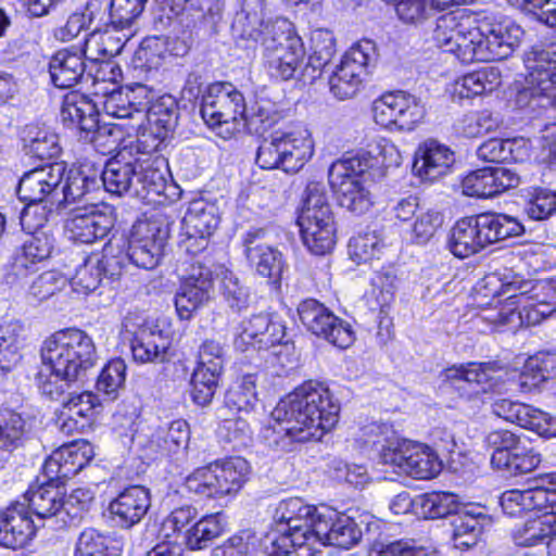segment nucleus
Segmentation results:
<instances>
[{"label":"nucleus","instance_id":"nucleus-3","mask_svg":"<svg viewBox=\"0 0 556 556\" xmlns=\"http://www.w3.org/2000/svg\"><path fill=\"white\" fill-rule=\"evenodd\" d=\"M236 37L261 43L263 66L277 80H289L301 70L306 51L302 38L286 18L267 16L265 0H241L232 22Z\"/></svg>","mask_w":556,"mask_h":556},{"label":"nucleus","instance_id":"nucleus-13","mask_svg":"<svg viewBox=\"0 0 556 556\" xmlns=\"http://www.w3.org/2000/svg\"><path fill=\"white\" fill-rule=\"evenodd\" d=\"M123 328L130 341L134 358L140 363L164 362L170 346V324L162 316L129 315Z\"/></svg>","mask_w":556,"mask_h":556},{"label":"nucleus","instance_id":"nucleus-19","mask_svg":"<svg viewBox=\"0 0 556 556\" xmlns=\"http://www.w3.org/2000/svg\"><path fill=\"white\" fill-rule=\"evenodd\" d=\"M532 287V281H526L518 277L511 280H504L501 289L496 291L498 296H506L505 302L502 303L497 300L495 304H491L481 311L479 318L492 325L494 328L508 327L516 330L520 327V317L516 312V304L525 299V293H528Z\"/></svg>","mask_w":556,"mask_h":556},{"label":"nucleus","instance_id":"nucleus-21","mask_svg":"<svg viewBox=\"0 0 556 556\" xmlns=\"http://www.w3.org/2000/svg\"><path fill=\"white\" fill-rule=\"evenodd\" d=\"M93 446L75 441L55 450L43 464V475L51 482H62L76 476L93 457Z\"/></svg>","mask_w":556,"mask_h":556},{"label":"nucleus","instance_id":"nucleus-2","mask_svg":"<svg viewBox=\"0 0 556 556\" xmlns=\"http://www.w3.org/2000/svg\"><path fill=\"white\" fill-rule=\"evenodd\" d=\"M522 29L510 20L484 16L472 25L471 16L452 11L439 16L432 40L462 63L492 62L509 56L518 46Z\"/></svg>","mask_w":556,"mask_h":556},{"label":"nucleus","instance_id":"nucleus-25","mask_svg":"<svg viewBox=\"0 0 556 556\" xmlns=\"http://www.w3.org/2000/svg\"><path fill=\"white\" fill-rule=\"evenodd\" d=\"M454 161V152L450 147L435 139H428L415 151L413 172L422 180L433 181L446 175Z\"/></svg>","mask_w":556,"mask_h":556},{"label":"nucleus","instance_id":"nucleus-57","mask_svg":"<svg viewBox=\"0 0 556 556\" xmlns=\"http://www.w3.org/2000/svg\"><path fill=\"white\" fill-rule=\"evenodd\" d=\"M452 3L435 4L432 0H399L396 13L405 23L418 24L428 20L432 11L450 9Z\"/></svg>","mask_w":556,"mask_h":556},{"label":"nucleus","instance_id":"nucleus-35","mask_svg":"<svg viewBox=\"0 0 556 556\" xmlns=\"http://www.w3.org/2000/svg\"><path fill=\"white\" fill-rule=\"evenodd\" d=\"M147 88L141 84L118 86L112 89L106 86V115L115 118H129L134 112H140L138 99L147 97Z\"/></svg>","mask_w":556,"mask_h":556},{"label":"nucleus","instance_id":"nucleus-18","mask_svg":"<svg viewBox=\"0 0 556 556\" xmlns=\"http://www.w3.org/2000/svg\"><path fill=\"white\" fill-rule=\"evenodd\" d=\"M266 231L263 228H251L241 237L243 254L250 268L264 278L279 285L285 268L282 253L265 242Z\"/></svg>","mask_w":556,"mask_h":556},{"label":"nucleus","instance_id":"nucleus-8","mask_svg":"<svg viewBox=\"0 0 556 556\" xmlns=\"http://www.w3.org/2000/svg\"><path fill=\"white\" fill-rule=\"evenodd\" d=\"M523 225L506 214L483 213L464 217L452 227L447 249L458 257H469L489 244L521 236Z\"/></svg>","mask_w":556,"mask_h":556},{"label":"nucleus","instance_id":"nucleus-22","mask_svg":"<svg viewBox=\"0 0 556 556\" xmlns=\"http://www.w3.org/2000/svg\"><path fill=\"white\" fill-rule=\"evenodd\" d=\"M491 408L497 417L534 431L541 437H556V418L530 405L498 399L492 403Z\"/></svg>","mask_w":556,"mask_h":556},{"label":"nucleus","instance_id":"nucleus-43","mask_svg":"<svg viewBox=\"0 0 556 556\" xmlns=\"http://www.w3.org/2000/svg\"><path fill=\"white\" fill-rule=\"evenodd\" d=\"M375 62L376 46L374 41L362 40L345 52L337 68L364 80Z\"/></svg>","mask_w":556,"mask_h":556},{"label":"nucleus","instance_id":"nucleus-44","mask_svg":"<svg viewBox=\"0 0 556 556\" xmlns=\"http://www.w3.org/2000/svg\"><path fill=\"white\" fill-rule=\"evenodd\" d=\"M22 331L23 326L18 321L0 325V378L10 372L20 359L17 350Z\"/></svg>","mask_w":556,"mask_h":556},{"label":"nucleus","instance_id":"nucleus-49","mask_svg":"<svg viewBox=\"0 0 556 556\" xmlns=\"http://www.w3.org/2000/svg\"><path fill=\"white\" fill-rule=\"evenodd\" d=\"M26 434L24 418L11 410H0V450L13 451L20 447Z\"/></svg>","mask_w":556,"mask_h":556},{"label":"nucleus","instance_id":"nucleus-27","mask_svg":"<svg viewBox=\"0 0 556 556\" xmlns=\"http://www.w3.org/2000/svg\"><path fill=\"white\" fill-rule=\"evenodd\" d=\"M149 507V491L143 486L132 485L111 501L108 509L112 522L123 529H129L142 519Z\"/></svg>","mask_w":556,"mask_h":556},{"label":"nucleus","instance_id":"nucleus-17","mask_svg":"<svg viewBox=\"0 0 556 556\" xmlns=\"http://www.w3.org/2000/svg\"><path fill=\"white\" fill-rule=\"evenodd\" d=\"M286 326L274 315L257 314L242 323V331L235 340V346L244 351L248 346L257 350H269L277 348L289 351L292 349L286 339ZM279 355L281 351H274Z\"/></svg>","mask_w":556,"mask_h":556},{"label":"nucleus","instance_id":"nucleus-52","mask_svg":"<svg viewBox=\"0 0 556 556\" xmlns=\"http://www.w3.org/2000/svg\"><path fill=\"white\" fill-rule=\"evenodd\" d=\"M384 249L386 244L376 231L361 233L349 242L350 257L357 264L379 258Z\"/></svg>","mask_w":556,"mask_h":556},{"label":"nucleus","instance_id":"nucleus-26","mask_svg":"<svg viewBox=\"0 0 556 556\" xmlns=\"http://www.w3.org/2000/svg\"><path fill=\"white\" fill-rule=\"evenodd\" d=\"M53 249V238L47 232L31 235L16 251L11 270L7 276L9 282L23 279L37 270V264L47 260Z\"/></svg>","mask_w":556,"mask_h":556},{"label":"nucleus","instance_id":"nucleus-60","mask_svg":"<svg viewBox=\"0 0 556 556\" xmlns=\"http://www.w3.org/2000/svg\"><path fill=\"white\" fill-rule=\"evenodd\" d=\"M500 121L489 111L470 112L457 124V131L465 137L475 138L495 130Z\"/></svg>","mask_w":556,"mask_h":556},{"label":"nucleus","instance_id":"nucleus-45","mask_svg":"<svg viewBox=\"0 0 556 556\" xmlns=\"http://www.w3.org/2000/svg\"><path fill=\"white\" fill-rule=\"evenodd\" d=\"M104 275V253L92 252L85 261L84 266L77 271L76 276L70 281L73 289L77 292L89 293L96 291Z\"/></svg>","mask_w":556,"mask_h":556},{"label":"nucleus","instance_id":"nucleus-37","mask_svg":"<svg viewBox=\"0 0 556 556\" xmlns=\"http://www.w3.org/2000/svg\"><path fill=\"white\" fill-rule=\"evenodd\" d=\"M498 367L496 363H467L460 365H453L442 371L441 376L444 381L452 384L465 381L469 384L475 383L480 386L483 391L492 386L494 376Z\"/></svg>","mask_w":556,"mask_h":556},{"label":"nucleus","instance_id":"nucleus-11","mask_svg":"<svg viewBox=\"0 0 556 556\" xmlns=\"http://www.w3.org/2000/svg\"><path fill=\"white\" fill-rule=\"evenodd\" d=\"M249 463L241 457L213 462L192 471L185 481L187 490L205 498L238 493L248 479Z\"/></svg>","mask_w":556,"mask_h":556},{"label":"nucleus","instance_id":"nucleus-59","mask_svg":"<svg viewBox=\"0 0 556 556\" xmlns=\"http://www.w3.org/2000/svg\"><path fill=\"white\" fill-rule=\"evenodd\" d=\"M312 53L308 64L313 68L325 67L336 53V39L328 29H315L311 35Z\"/></svg>","mask_w":556,"mask_h":556},{"label":"nucleus","instance_id":"nucleus-14","mask_svg":"<svg viewBox=\"0 0 556 556\" xmlns=\"http://www.w3.org/2000/svg\"><path fill=\"white\" fill-rule=\"evenodd\" d=\"M380 459L399 473L415 479H430L441 470V462L429 447L406 440H396L383 446Z\"/></svg>","mask_w":556,"mask_h":556},{"label":"nucleus","instance_id":"nucleus-6","mask_svg":"<svg viewBox=\"0 0 556 556\" xmlns=\"http://www.w3.org/2000/svg\"><path fill=\"white\" fill-rule=\"evenodd\" d=\"M168 235V226L157 218L138 220L132 225L129 237L114 230L106 242V250L110 249V253H113L116 248L118 254L112 255L110 261L106 260V275L119 276L126 260L140 268L149 270L155 268L160 263Z\"/></svg>","mask_w":556,"mask_h":556},{"label":"nucleus","instance_id":"nucleus-64","mask_svg":"<svg viewBox=\"0 0 556 556\" xmlns=\"http://www.w3.org/2000/svg\"><path fill=\"white\" fill-rule=\"evenodd\" d=\"M375 549L383 556H438L434 549L417 545L414 540H396L388 543L377 542Z\"/></svg>","mask_w":556,"mask_h":556},{"label":"nucleus","instance_id":"nucleus-29","mask_svg":"<svg viewBox=\"0 0 556 556\" xmlns=\"http://www.w3.org/2000/svg\"><path fill=\"white\" fill-rule=\"evenodd\" d=\"M101 204L74 210L65 222V233L70 240L91 243L104 237V214Z\"/></svg>","mask_w":556,"mask_h":556},{"label":"nucleus","instance_id":"nucleus-15","mask_svg":"<svg viewBox=\"0 0 556 556\" xmlns=\"http://www.w3.org/2000/svg\"><path fill=\"white\" fill-rule=\"evenodd\" d=\"M361 538L362 531L352 518L339 515L327 506H320V513L313 523V534L308 536L311 541L304 555H313L325 545L349 549L357 544Z\"/></svg>","mask_w":556,"mask_h":556},{"label":"nucleus","instance_id":"nucleus-24","mask_svg":"<svg viewBox=\"0 0 556 556\" xmlns=\"http://www.w3.org/2000/svg\"><path fill=\"white\" fill-rule=\"evenodd\" d=\"M35 533L36 526L25 503L16 502L0 513V545L24 547Z\"/></svg>","mask_w":556,"mask_h":556},{"label":"nucleus","instance_id":"nucleus-50","mask_svg":"<svg viewBox=\"0 0 556 556\" xmlns=\"http://www.w3.org/2000/svg\"><path fill=\"white\" fill-rule=\"evenodd\" d=\"M552 536L551 517L541 516L529 519L521 528L514 532V541L520 546H535L544 544Z\"/></svg>","mask_w":556,"mask_h":556},{"label":"nucleus","instance_id":"nucleus-46","mask_svg":"<svg viewBox=\"0 0 556 556\" xmlns=\"http://www.w3.org/2000/svg\"><path fill=\"white\" fill-rule=\"evenodd\" d=\"M256 378L254 375L241 377L225 394V406L230 410L250 412L256 405Z\"/></svg>","mask_w":556,"mask_h":556},{"label":"nucleus","instance_id":"nucleus-30","mask_svg":"<svg viewBox=\"0 0 556 556\" xmlns=\"http://www.w3.org/2000/svg\"><path fill=\"white\" fill-rule=\"evenodd\" d=\"M371 159L364 154L343 156L334 161L328 169V180L332 191L342 190L350 185L369 182Z\"/></svg>","mask_w":556,"mask_h":556},{"label":"nucleus","instance_id":"nucleus-5","mask_svg":"<svg viewBox=\"0 0 556 556\" xmlns=\"http://www.w3.org/2000/svg\"><path fill=\"white\" fill-rule=\"evenodd\" d=\"M84 55L88 61L86 83L90 81L89 96L72 91L64 96L61 118L68 127L86 132V140L93 141L100 129V105H104V73L101 63L104 58V33L94 29L85 41Z\"/></svg>","mask_w":556,"mask_h":556},{"label":"nucleus","instance_id":"nucleus-36","mask_svg":"<svg viewBox=\"0 0 556 556\" xmlns=\"http://www.w3.org/2000/svg\"><path fill=\"white\" fill-rule=\"evenodd\" d=\"M477 155L486 162H522L529 157V147L523 138H493L477 149Z\"/></svg>","mask_w":556,"mask_h":556},{"label":"nucleus","instance_id":"nucleus-41","mask_svg":"<svg viewBox=\"0 0 556 556\" xmlns=\"http://www.w3.org/2000/svg\"><path fill=\"white\" fill-rule=\"evenodd\" d=\"M502 83L498 68L488 66L463 76L455 83L454 92L462 99L472 98L496 89Z\"/></svg>","mask_w":556,"mask_h":556},{"label":"nucleus","instance_id":"nucleus-7","mask_svg":"<svg viewBox=\"0 0 556 556\" xmlns=\"http://www.w3.org/2000/svg\"><path fill=\"white\" fill-rule=\"evenodd\" d=\"M320 507L306 504L300 497H290L279 502L273 519L276 530L268 533L263 542L265 552L274 556L304 555L309 544Z\"/></svg>","mask_w":556,"mask_h":556},{"label":"nucleus","instance_id":"nucleus-51","mask_svg":"<svg viewBox=\"0 0 556 556\" xmlns=\"http://www.w3.org/2000/svg\"><path fill=\"white\" fill-rule=\"evenodd\" d=\"M333 193L339 205L355 215L367 213L374 204L369 182L350 185L348 188Z\"/></svg>","mask_w":556,"mask_h":556},{"label":"nucleus","instance_id":"nucleus-12","mask_svg":"<svg viewBox=\"0 0 556 556\" xmlns=\"http://www.w3.org/2000/svg\"><path fill=\"white\" fill-rule=\"evenodd\" d=\"M245 114L243 94L229 83H215L207 86L202 96L201 116L205 124L227 138L239 130L240 121Z\"/></svg>","mask_w":556,"mask_h":556},{"label":"nucleus","instance_id":"nucleus-28","mask_svg":"<svg viewBox=\"0 0 556 556\" xmlns=\"http://www.w3.org/2000/svg\"><path fill=\"white\" fill-rule=\"evenodd\" d=\"M64 173L62 163H52L24 174L17 187L20 199L24 202H45V198L60 185Z\"/></svg>","mask_w":556,"mask_h":556},{"label":"nucleus","instance_id":"nucleus-40","mask_svg":"<svg viewBox=\"0 0 556 556\" xmlns=\"http://www.w3.org/2000/svg\"><path fill=\"white\" fill-rule=\"evenodd\" d=\"M218 222L219 218L216 214V207L199 199L189 203L188 210L182 218V229L185 233L211 237Z\"/></svg>","mask_w":556,"mask_h":556},{"label":"nucleus","instance_id":"nucleus-16","mask_svg":"<svg viewBox=\"0 0 556 556\" xmlns=\"http://www.w3.org/2000/svg\"><path fill=\"white\" fill-rule=\"evenodd\" d=\"M303 326L313 334L324 338L340 349H346L355 340L350 323L337 317L328 307L315 299H306L298 306Z\"/></svg>","mask_w":556,"mask_h":556},{"label":"nucleus","instance_id":"nucleus-20","mask_svg":"<svg viewBox=\"0 0 556 556\" xmlns=\"http://www.w3.org/2000/svg\"><path fill=\"white\" fill-rule=\"evenodd\" d=\"M519 184L520 176L516 169L489 166L469 173L462 181V189L467 197L493 198Z\"/></svg>","mask_w":556,"mask_h":556},{"label":"nucleus","instance_id":"nucleus-1","mask_svg":"<svg viewBox=\"0 0 556 556\" xmlns=\"http://www.w3.org/2000/svg\"><path fill=\"white\" fill-rule=\"evenodd\" d=\"M339 413L340 405L328 388L308 381L279 401L262 438L273 451H291L294 443L320 440L336 426Z\"/></svg>","mask_w":556,"mask_h":556},{"label":"nucleus","instance_id":"nucleus-39","mask_svg":"<svg viewBox=\"0 0 556 556\" xmlns=\"http://www.w3.org/2000/svg\"><path fill=\"white\" fill-rule=\"evenodd\" d=\"M49 481L36 489H29L25 494L28 511L39 519L64 514L63 496L61 491Z\"/></svg>","mask_w":556,"mask_h":556},{"label":"nucleus","instance_id":"nucleus-53","mask_svg":"<svg viewBox=\"0 0 556 556\" xmlns=\"http://www.w3.org/2000/svg\"><path fill=\"white\" fill-rule=\"evenodd\" d=\"M218 276L220 277V292L227 305L236 312L247 308L250 293L239 277L228 268H222Z\"/></svg>","mask_w":556,"mask_h":556},{"label":"nucleus","instance_id":"nucleus-31","mask_svg":"<svg viewBox=\"0 0 556 556\" xmlns=\"http://www.w3.org/2000/svg\"><path fill=\"white\" fill-rule=\"evenodd\" d=\"M210 293L208 274L201 271L199 276L190 275L186 278L175 295V306L179 317L189 319L197 309L210 300Z\"/></svg>","mask_w":556,"mask_h":556},{"label":"nucleus","instance_id":"nucleus-23","mask_svg":"<svg viewBox=\"0 0 556 556\" xmlns=\"http://www.w3.org/2000/svg\"><path fill=\"white\" fill-rule=\"evenodd\" d=\"M556 491V472L541 477V484L527 490H507L500 500L504 514L519 517L525 513L546 509L548 492Z\"/></svg>","mask_w":556,"mask_h":556},{"label":"nucleus","instance_id":"nucleus-62","mask_svg":"<svg viewBox=\"0 0 556 556\" xmlns=\"http://www.w3.org/2000/svg\"><path fill=\"white\" fill-rule=\"evenodd\" d=\"M99 188L96 176L88 175L83 168H71L63 186L64 202H75L91 190Z\"/></svg>","mask_w":556,"mask_h":556},{"label":"nucleus","instance_id":"nucleus-34","mask_svg":"<svg viewBox=\"0 0 556 556\" xmlns=\"http://www.w3.org/2000/svg\"><path fill=\"white\" fill-rule=\"evenodd\" d=\"M388 99L389 108L396 118V129L401 131H410L421 123L426 110L421 101L407 92L396 91L384 94Z\"/></svg>","mask_w":556,"mask_h":556},{"label":"nucleus","instance_id":"nucleus-56","mask_svg":"<svg viewBox=\"0 0 556 556\" xmlns=\"http://www.w3.org/2000/svg\"><path fill=\"white\" fill-rule=\"evenodd\" d=\"M136 174V167L131 163H121L113 156L106 161V192L121 197L131 186V179Z\"/></svg>","mask_w":556,"mask_h":556},{"label":"nucleus","instance_id":"nucleus-10","mask_svg":"<svg viewBox=\"0 0 556 556\" xmlns=\"http://www.w3.org/2000/svg\"><path fill=\"white\" fill-rule=\"evenodd\" d=\"M314 143L307 129L275 131L261 142L256 163L263 169L299 172L313 156Z\"/></svg>","mask_w":556,"mask_h":556},{"label":"nucleus","instance_id":"nucleus-4","mask_svg":"<svg viewBox=\"0 0 556 556\" xmlns=\"http://www.w3.org/2000/svg\"><path fill=\"white\" fill-rule=\"evenodd\" d=\"M40 353L42 368L36 380L41 393L51 400H59L80 381L97 359L92 339L77 328L54 332L43 341Z\"/></svg>","mask_w":556,"mask_h":556},{"label":"nucleus","instance_id":"nucleus-38","mask_svg":"<svg viewBox=\"0 0 556 556\" xmlns=\"http://www.w3.org/2000/svg\"><path fill=\"white\" fill-rule=\"evenodd\" d=\"M21 138L25 152L38 159H52L61 151L58 135L45 125H26Z\"/></svg>","mask_w":556,"mask_h":556},{"label":"nucleus","instance_id":"nucleus-9","mask_svg":"<svg viewBox=\"0 0 556 556\" xmlns=\"http://www.w3.org/2000/svg\"><path fill=\"white\" fill-rule=\"evenodd\" d=\"M296 224L300 227L302 241L311 253L325 255L333 249L334 215L321 182L307 184L298 212Z\"/></svg>","mask_w":556,"mask_h":556},{"label":"nucleus","instance_id":"nucleus-47","mask_svg":"<svg viewBox=\"0 0 556 556\" xmlns=\"http://www.w3.org/2000/svg\"><path fill=\"white\" fill-rule=\"evenodd\" d=\"M507 462L497 465L495 469L502 470L510 476L528 473L534 470L541 463V454L520 439L507 455Z\"/></svg>","mask_w":556,"mask_h":556},{"label":"nucleus","instance_id":"nucleus-61","mask_svg":"<svg viewBox=\"0 0 556 556\" xmlns=\"http://www.w3.org/2000/svg\"><path fill=\"white\" fill-rule=\"evenodd\" d=\"M189 441V427L185 420L173 421L166 430H162L156 435V445L163 455L176 454L180 448H185Z\"/></svg>","mask_w":556,"mask_h":556},{"label":"nucleus","instance_id":"nucleus-33","mask_svg":"<svg viewBox=\"0 0 556 556\" xmlns=\"http://www.w3.org/2000/svg\"><path fill=\"white\" fill-rule=\"evenodd\" d=\"M88 73V64H85L77 51L68 49L59 50L49 62L51 80L58 88H71L75 86Z\"/></svg>","mask_w":556,"mask_h":556},{"label":"nucleus","instance_id":"nucleus-58","mask_svg":"<svg viewBox=\"0 0 556 556\" xmlns=\"http://www.w3.org/2000/svg\"><path fill=\"white\" fill-rule=\"evenodd\" d=\"M420 506L427 518L438 519L460 511L456 496L451 493H426L420 496Z\"/></svg>","mask_w":556,"mask_h":556},{"label":"nucleus","instance_id":"nucleus-63","mask_svg":"<svg viewBox=\"0 0 556 556\" xmlns=\"http://www.w3.org/2000/svg\"><path fill=\"white\" fill-rule=\"evenodd\" d=\"M139 417L138 405L136 401H123L117 405L111 418V430L121 438L129 437L132 440L137 430V419Z\"/></svg>","mask_w":556,"mask_h":556},{"label":"nucleus","instance_id":"nucleus-42","mask_svg":"<svg viewBox=\"0 0 556 556\" xmlns=\"http://www.w3.org/2000/svg\"><path fill=\"white\" fill-rule=\"evenodd\" d=\"M225 525L222 513L205 516L186 529L181 544H185L189 549H203L223 533Z\"/></svg>","mask_w":556,"mask_h":556},{"label":"nucleus","instance_id":"nucleus-55","mask_svg":"<svg viewBox=\"0 0 556 556\" xmlns=\"http://www.w3.org/2000/svg\"><path fill=\"white\" fill-rule=\"evenodd\" d=\"M520 437L507 429L489 431L483 439L484 445L492 450L491 465L495 468L507 462L508 453L519 443Z\"/></svg>","mask_w":556,"mask_h":556},{"label":"nucleus","instance_id":"nucleus-54","mask_svg":"<svg viewBox=\"0 0 556 556\" xmlns=\"http://www.w3.org/2000/svg\"><path fill=\"white\" fill-rule=\"evenodd\" d=\"M197 518V509L182 506L173 510L163 521L160 533L164 542H176L181 547L182 534L188 526Z\"/></svg>","mask_w":556,"mask_h":556},{"label":"nucleus","instance_id":"nucleus-32","mask_svg":"<svg viewBox=\"0 0 556 556\" xmlns=\"http://www.w3.org/2000/svg\"><path fill=\"white\" fill-rule=\"evenodd\" d=\"M485 519L480 507H463L451 521L454 547L467 551L475 546L480 539Z\"/></svg>","mask_w":556,"mask_h":556},{"label":"nucleus","instance_id":"nucleus-48","mask_svg":"<svg viewBox=\"0 0 556 556\" xmlns=\"http://www.w3.org/2000/svg\"><path fill=\"white\" fill-rule=\"evenodd\" d=\"M553 359L546 353H538L530 356L523 364L522 370L518 376V387L521 392H531L549 376V368Z\"/></svg>","mask_w":556,"mask_h":556}]
</instances>
